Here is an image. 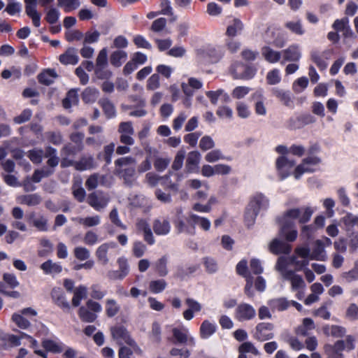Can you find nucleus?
Segmentation results:
<instances>
[{
	"instance_id": "obj_62",
	"label": "nucleus",
	"mask_w": 358,
	"mask_h": 358,
	"mask_svg": "<svg viewBox=\"0 0 358 358\" xmlns=\"http://www.w3.org/2000/svg\"><path fill=\"white\" fill-rule=\"evenodd\" d=\"M160 86L159 76L158 73L152 74L147 81L146 87L148 90H155Z\"/></svg>"
},
{
	"instance_id": "obj_3",
	"label": "nucleus",
	"mask_w": 358,
	"mask_h": 358,
	"mask_svg": "<svg viewBox=\"0 0 358 358\" xmlns=\"http://www.w3.org/2000/svg\"><path fill=\"white\" fill-rule=\"evenodd\" d=\"M321 163V159L315 155H308L298 165L294 171V178L298 180L304 173H312L315 171L314 166Z\"/></svg>"
},
{
	"instance_id": "obj_12",
	"label": "nucleus",
	"mask_w": 358,
	"mask_h": 358,
	"mask_svg": "<svg viewBox=\"0 0 358 358\" xmlns=\"http://www.w3.org/2000/svg\"><path fill=\"white\" fill-rule=\"evenodd\" d=\"M282 278L291 282L292 289L294 291L306 287V283L303 278L299 275L295 274L294 271L292 270L283 271Z\"/></svg>"
},
{
	"instance_id": "obj_50",
	"label": "nucleus",
	"mask_w": 358,
	"mask_h": 358,
	"mask_svg": "<svg viewBox=\"0 0 358 358\" xmlns=\"http://www.w3.org/2000/svg\"><path fill=\"white\" fill-rule=\"evenodd\" d=\"M171 162V158L169 157H157L154 162L155 169L159 171H164L169 165Z\"/></svg>"
},
{
	"instance_id": "obj_20",
	"label": "nucleus",
	"mask_w": 358,
	"mask_h": 358,
	"mask_svg": "<svg viewBox=\"0 0 358 358\" xmlns=\"http://www.w3.org/2000/svg\"><path fill=\"white\" fill-rule=\"evenodd\" d=\"M268 305L272 310L284 311L289 307L290 302L285 297H280L269 300Z\"/></svg>"
},
{
	"instance_id": "obj_26",
	"label": "nucleus",
	"mask_w": 358,
	"mask_h": 358,
	"mask_svg": "<svg viewBox=\"0 0 358 358\" xmlns=\"http://www.w3.org/2000/svg\"><path fill=\"white\" fill-rule=\"evenodd\" d=\"M99 105L101 106L106 116L108 118L115 117L116 110L113 103L107 98H102L99 101Z\"/></svg>"
},
{
	"instance_id": "obj_51",
	"label": "nucleus",
	"mask_w": 358,
	"mask_h": 358,
	"mask_svg": "<svg viewBox=\"0 0 358 358\" xmlns=\"http://www.w3.org/2000/svg\"><path fill=\"white\" fill-rule=\"evenodd\" d=\"M308 85V79L306 77L303 76L294 82L292 89L296 93H300L307 87Z\"/></svg>"
},
{
	"instance_id": "obj_13",
	"label": "nucleus",
	"mask_w": 358,
	"mask_h": 358,
	"mask_svg": "<svg viewBox=\"0 0 358 358\" xmlns=\"http://www.w3.org/2000/svg\"><path fill=\"white\" fill-rule=\"evenodd\" d=\"M283 62H298L301 57V48L299 45L293 44L282 51Z\"/></svg>"
},
{
	"instance_id": "obj_55",
	"label": "nucleus",
	"mask_w": 358,
	"mask_h": 358,
	"mask_svg": "<svg viewBox=\"0 0 358 358\" xmlns=\"http://www.w3.org/2000/svg\"><path fill=\"white\" fill-rule=\"evenodd\" d=\"M73 253L76 258L80 261L87 260L90 257V250L84 247L75 248Z\"/></svg>"
},
{
	"instance_id": "obj_43",
	"label": "nucleus",
	"mask_w": 358,
	"mask_h": 358,
	"mask_svg": "<svg viewBox=\"0 0 358 358\" xmlns=\"http://www.w3.org/2000/svg\"><path fill=\"white\" fill-rule=\"evenodd\" d=\"M44 152L41 148H34L27 152V157L34 163L39 164L42 162Z\"/></svg>"
},
{
	"instance_id": "obj_48",
	"label": "nucleus",
	"mask_w": 358,
	"mask_h": 358,
	"mask_svg": "<svg viewBox=\"0 0 358 358\" xmlns=\"http://www.w3.org/2000/svg\"><path fill=\"white\" fill-rule=\"evenodd\" d=\"M47 140L55 145H60L63 141V136L60 131H48L45 133Z\"/></svg>"
},
{
	"instance_id": "obj_34",
	"label": "nucleus",
	"mask_w": 358,
	"mask_h": 358,
	"mask_svg": "<svg viewBox=\"0 0 358 358\" xmlns=\"http://www.w3.org/2000/svg\"><path fill=\"white\" fill-rule=\"evenodd\" d=\"M345 349V341L343 340L337 341L334 345L327 344L324 345L325 353L343 355L341 352Z\"/></svg>"
},
{
	"instance_id": "obj_27",
	"label": "nucleus",
	"mask_w": 358,
	"mask_h": 358,
	"mask_svg": "<svg viewBox=\"0 0 358 358\" xmlns=\"http://www.w3.org/2000/svg\"><path fill=\"white\" fill-rule=\"evenodd\" d=\"M94 167V159L92 156H83L76 164V169L80 171L90 170Z\"/></svg>"
},
{
	"instance_id": "obj_39",
	"label": "nucleus",
	"mask_w": 358,
	"mask_h": 358,
	"mask_svg": "<svg viewBox=\"0 0 358 358\" xmlns=\"http://www.w3.org/2000/svg\"><path fill=\"white\" fill-rule=\"evenodd\" d=\"M20 201L22 204L31 206L39 204L41 201V198L37 194H27L22 196L20 198Z\"/></svg>"
},
{
	"instance_id": "obj_8",
	"label": "nucleus",
	"mask_w": 358,
	"mask_h": 358,
	"mask_svg": "<svg viewBox=\"0 0 358 358\" xmlns=\"http://www.w3.org/2000/svg\"><path fill=\"white\" fill-rule=\"evenodd\" d=\"M108 201V196L102 192H94L87 196V203L96 210H101L106 207Z\"/></svg>"
},
{
	"instance_id": "obj_11",
	"label": "nucleus",
	"mask_w": 358,
	"mask_h": 358,
	"mask_svg": "<svg viewBox=\"0 0 358 358\" xmlns=\"http://www.w3.org/2000/svg\"><path fill=\"white\" fill-rule=\"evenodd\" d=\"M51 297L55 303L64 311L69 312L70 310V304L66 300L64 293L61 288L54 287L51 291Z\"/></svg>"
},
{
	"instance_id": "obj_24",
	"label": "nucleus",
	"mask_w": 358,
	"mask_h": 358,
	"mask_svg": "<svg viewBox=\"0 0 358 358\" xmlns=\"http://www.w3.org/2000/svg\"><path fill=\"white\" fill-rule=\"evenodd\" d=\"M206 55L211 62H217L224 55V49L222 46H210L206 49Z\"/></svg>"
},
{
	"instance_id": "obj_25",
	"label": "nucleus",
	"mask_w": 358,
	"mask_h": 358,
	"mask_svg": "<svg viewBox=\"0 0 358 358\" xmlns=\"http://www.w3.org/2000/svg\"><path fill=\"white\" fill-rule=\"evenodd\" d=\"M117 172L123 178L124 182L127 185L131 186L135 183L136 180V176L134 166L126 168L122 170H117Z\"/></svg>"
},
{
	"instance_id": "obj_1",
	"label": "nucleus",
	"mask_w": 358,
	"mask_h": 358,
	"mask_svg": "<svg viewBox=\"0 0 358 358\" xmlns=\"http://www.w3.org/2000/svg\"><path fill=\"white\" fill-rule=\"evenodd\" d=\"M270 208L269 198L261 192H256L248 197L244 213V219L248 224H254L261 213Z\"/></svg>"
},
{
	"instance_id": "obj_23",
	"label": "nucleus",
	"mask_w": 358,
	"mask_h": 358,
	"mask_svg": "<svg viewBox=\"0 0 358 358\" xmlns=\"http://www.w3.org/2000/svg\"><path fill=\"white\" fill-rule=\"evenodd\" d=\"M115 244L114 243H106L101 245L96 251V256L99 262L103 265H106L108 262L107 253L110 248H114Z\"/></svg>"
},
{
	"instance_id": "obj_56",
	"label": "nucleus",
	"mask_w": 358,
	"mask_h": 358,
	"mask_svg": "<svg viewBox=\"0 0 358 358\" xmlns=\"http://www.w3.org/2000/svg\"><path fill=\"white\" fill-rule=\"evenodd\" d=\"M108 64V51L106 48L101 49L96 59V66L106 67Z\"/></svg>"
},
{
	"instance_id": "obj_60",
	"label": "nucleus",
	"mask_w": 358,
	"mask_h": 358,
	"mask_svg": "<svg viewBox=\"0 0 358 358\" xmlns=\"http://www.w3.org/2000/svg\"><path fill=\"white\" fill-rule=\"evenodd\" d=\"M59 16V11L55 8H51L46 13L45 20L49 24H53L58 21Z\"/></svg>"
},
{
	"instance_id": "obj_15",
	"label": "nucleus",
	"mask_w": 358,
	"mask_h": 358,
	"mask_svg": "<svg viewBox=\"0 0 358 358\" xmlns=\"http://www.w3.org/2000/svg\"><path fill=\"white\" fill-rule=\"evenodd\" d=\"M201 154L198 151H192L188 153L186 160V169L189 173H196L199 170V164L201 161Z\"/></svg>"
},
{
	"instance_id": "obj_53",
	"label": "nucleus",
	"mask_w": 358,
	"mask_h": 358,
	"mask_svg": "<svg viewBox=\"0 0 358 358\" xmlns=\"http://www.w3.org/2000/svg\"><path fill=\"white\" fill-rule=\"evenodd\" d=\"M350 26V20L347 17L337 19L332 24V28L337 32H343L347 27Z\"/></svg>"
},
{
	"instance_id": "obj_17",
	"label": "nucleus",
	"mask_w": 358,
	"mask_h": 358,
	"mask_svg": "<svg viewBox=\"0 0 358 358\" xmlns=\"http://www.w3.org/2000/svg\"><path fill=\"white\" fill-rule=\"evenodd\" d=\"M269 250L271 252L275 255H278L281 253L288 255L290 253L292 250V247L289 245L282 243L278 238H275L270 243Z\"/></svg>"
},
{
	"instance_id": "obj_41",
	"label": "nucleus",
	"mask_w": 358,
	"mask_h": 358,
	"mask_svg": "<svg viewBox=\"0 0 358 358\" xmlns=\"http://www.w3.org/2000/svg\"><path fill=\"white\" fill-rule=\"evenodd\" d=\"M120 307L114 299H107L106 301V313L108 317H113L120 311Z\"/></svg>"
},
{
	"instance_id": "obj_29",
	"label": "nucleus",
	"mask_w": 358,
	"mask_h": 358,
	"mask_svg": "<svg viewBox=\"0 0 358 358\" xmlns=\"http://www.w3.org/2000/svg\"><path fill=\"white\" fill-rule=\"evenodd\" d=\"M216 331V326L210 321L204 320L200 327V336L202 338H208L213 335Z\"/></svg>"
},
{
	"instance_id": "obj_44",
	"label": "nucleus",
	"mask_w": 358,
	"mask_h": 358,
	"mask_svg": "<svg viewBox=\"0 0 358 358\" xmlns=\"http://www.w3.org/2000/svg\"><path fill=\"white\" fill-rule=\"evenodd\" d=\"M42 346L47 351L53 353H60L62 351V348L58 343L50 339L43 340Z\"/></svg>"
},
{
	"instance_id": "obj_58",
	"label": "nucleus",
	"mask_w": 358,
	"mask_h": 358,
	"mask_svg": "<svg viewBox=\"0 0 358 358\" xmlns=\"http://www.w3.org/2000/svg\"><path fill=\"white\" fill-rule=\"evenodd\" d=\"M250 91V88L245 86H238L233 90L231 95L233 98L241 99L244 98Z\"/></svg>"
},
{
	"instance_id": "obj_33",
	"label": "nucleus",
	"mask_w": 358,
	"mask_h": 358,
	"mask_svg": "<svg viewBox=\"0 0 358 358\" xmlns=\"http://www.w3.org/2000/svg\"><path fill=\"white\" fill-rule=\"evenodd\" d=\"M78 95L76 90H71L67 93L66 98L63 100L62 104L64 108L69 109L72 106L77 105L78 103Z\"/></svg>"
},
{
	"instance_id": "obj_19",
	"label": "nucleus",
	"mask_w": 358,
	"mask_h": 358,
	"mask_svg": "<svg viewBox=\"0 0 358 358\" xmlns=\"http://www.w3.org/2000/svg\"><path fill=\"white\" fill-rule=\"evenodd\" d=\"M57 73L55 69H48L44 70L38 76V82L45 85H50L53 83Z\"/></svg>"
},
{
	"instance_id": "obj_16",
	"label": "nucleus",
	"mask_w": 358,
	"mask_h": 358,
	"mask_svg": "<svg viewBox=\"0 0 358 358\" xmlns=\"http://www.w3.org/2000/svg\"><path fill=\"white\" fill-rule=\"evenodd\" d=\"M329 52L328 50L322 52L313 50L311 52V59L320 70L327 69L328 64L326 60L329 59Z\"/></svg>"
},
{
	"instance_id": "obj_54",
	"label": "nucleus",
	"mask_w": 358,
	"mask_h": 358,
	"mask_svg": "<svg viewBox=\"0 0 358 358\" xmlns=\"http://www.w3.org/2000/svg\"><path fill=\"white\" fill-rule=\"evenodd\" d=\"M166 287V282L164 280H152L150 282V289L153 293L162 292Z\"/></svg>"
},
{
	"instance_id": "obj_40",
	"label": "nucleus",
	"mask_w": 358,
	"mask_h": 358,
	"mask_svg": "<svg viewBox=\"0 0 358 358\" xmlns=\"http://www.w3.org/2000/svg\"><path fill=\"white\" fill-rule=\"evenodd\" d=\"M78 315L80 320L85 322H93L96 320L97 315L90 311L84 306H81L78 310Z\"/></svg>"
},
{
	"instance_id": "obj_10",
	"label": "nucleus",
	"mask_w": 358,
	"mask_h": 358,
	"mask_svg": "<svg viewBox=\"0 0 358 358\" xmlns=\"http://www.w3.org/2000/svg\"><path fill=\"white\" fill-rule=\"evenodd\" d=\"M272 95L277 98L283 105L289 108H294V101L289 91L284 90L278 87L271 90Z\"/></svg>"
},
{
	"instance_id": "obj_7",
	"label": "nucleus",
	"mask_w": 358,
	"mask_h": 358,
	"mask_svg": "<svg viewBox=\"0 0 358 358\" xmlns=\"http://www.w3.org/2000/svg\"><path fill=\"white\" fill-rule=\"evenodd\" d=\"M234 316L239 322L249 321L255 317L256 310L251 305L241 303L237 306Z\"/></svg>"
},
{
	"instance_id": "obj_47",
	"label": "nucleus",
	"mask_w": 358,
	"mask_h": 358,
	"mask_svg": "<svg viewBox=\"0 0 358 358\" xmlns=\"http://www.w3.org/2000/svg\"><path fill=\"white\" fill-rule=\"evenodd\" d=\"M215 146V143L212 137L206 135L203 136L200 141L199 147L202 151H206L213 149Z\"/></svg>"
},
{
	"instance_id": "obj_46",
	"label": "nucleus",
	"mask_w": 358,
	"mask_h": 358,
	"mask_svg": "<svg viewBox=\"0 0 358 358\" xmlns=\"http://www.w3.org/2000/svg\"><path fill=\"white\" fill-rule=\"evenodd\" d=\"M173 338H175L176 341H173L174 343H181L185 344L187 343L188 341V336H187V330L185 329L184 331H182L180 329H178L177 328H173L172 330Z\"/></svg>"
},
{
	"instance_id": "obj_59",
	"label": "nucleus",
	"mask_w": 358,
	"mask_h": 358,
	"mask_svg": "<svg viewBox=\"0 0 358 358\" xmlns=\"http://www.w3.org/2000/svg\"><path fill=\"white\" fill-rule=\"evenodd\" d=\"M73 194L79 202H83L86 196L85 190L81 187V183L73 186Z\"/></svg>"
},
{
	"instance_id": "obj_28",
	"label": "nucleus",
	"mask_w": 358,
	"mask_h": 358,
	"mask_svg": "<svg viewBox=\"0 0 358 358\" xmlns=\"http://www.w3.org/2000/svg\"><path fill=\"white\" fill-rule=\"evenodd\" d=\"M167 263L168 257L166 255L162 256L160 259H157L155 263H153V266L155 269V271L159 276L164 277L168 274L169 270L167 268Z\"/></svg>"
},
{
	"instance_id": "obj_5",
	"label": "nucleus",
	"mask_w": 358,
	"mask_h": 358,
	"mask_svg": "<svg viewBox=\"0 0 358 358\" xmlns=\"http://www.w3.org/2000/svg\"><path fill=\"white\" fill-rule=\"evenodd\" d=\"M295 161L289 159L286 156H280L275 162V167L281 180L287 178L293 171Z\"/></svg>"
},
{
	"instance_id": "obj_64",
	"label": "nucleus",
	"mask_w": 358,
	"mask_h": 358,
	"mask_svg": "<svg viewBox=\"0 0 358 358\" xmlns=\"http://www.w3.org/2000/svg\"><path fill=\"white\" fill-rule=\"evenodd\" d=\"M100 33L94 30L93 31H87L84 36L83 44L94 43L99 41Z\"/></svg>"
},
{
	"instance_id": "obj_61",
	"label": "nucleus",
	"mask_w": 358,
	"mask_h": 358,
	"mask_svg": "<svg viewBox=\"0 0 358 358\" xmlns=\"http://www.w3.org/2000/svg\"><path fill=\"white\" fill-rule=\"evenodd\" d=\"M13 322L21 329H27L30 326V322L20 314H13L12 316Z\"/></svg>"
},
{
	"instance_id": "obj_37",
	"label": "nucleus",
	"mask_w": 358,
	"mask_h": 358,
	"mask_svg": "<svg viewBox=\"0 0 358 358\" xmlns=\"http://www.w3.org/2000/svg\"><path fill=\"white\" fill-rule=\"evenodd\" d=\"M324 249L322 242L317 240L315 242V245L310 254V259L315 260H324Z\"/></svg>"
},
{
	"instance_id": "obj_52",
	"label": "nucleus",
	"mask_w": 358,
	"mask_h": 358,
	"mask_svg": "<svg viewBox=\"0 0 358 358\" xmlns=\"http://www.w3.org/2000/svg\"><path fill=\"white\" fill-rule=\"evenodd\" d=\"M335 201L331 198H327L322 200V206L325 208L326 215L327 217H333L335 212L334 208L335 207Z\"/></svg>"
},
{
	"instance_id": "obj_21",
	"label": "nucleus",
	"mask_w": 358,
	"mask_h": 358,
	"mask_svg": "<svg viewBox=\"0 0 358 358\" xmlns=\"http://www.w3.org/2000/svg\"><path fill=\"white\" fill-rule=\"evenodd\" d=\"M128 55L124 50H115L110 56V62L115 67H120L127 59Z\"/></svg>"
},
{
	"instance_id": "obj_9",
	"label": "nucleus",
	"mask_w": 358,
	"mask_h": 358,
	"mask_svg": "<svg viewBox=\"0 0 358 358\" xmlns=\"http://www.w3.org/2000/svg\"><path fill=\"white\" fill-rule=\"evenodd\" d=\"M251 99L255 101V110L257 115L265 116L266 115V108L265 106V97L262 89L257 90L251 95Z\"/></svg>"
},
{
	"instance_id": "obj_45",
	"label": "nucleus",
	"mask_w": 358,
	"mask_h": 358,
	"mask_svg": "<svg viewBox=\"0 0 358 358\" xmlns=\"http://www.w3.org/2000/svg\"><path fill=\"white\" fill-rule=\"evenodd\" d=\"M285 27L292 33L297 35H303L305 32L300 20L287 22Z\"/></svg>"
},
{
	"instance_id": "obj_4",
	"label": "nucleus",
	"mask_w": 358,
	"mask_h": 358,
	"mask_svg": "<svg viewBox=\"0 0 358 358\" xmlns=\"http://www.w3.org/2000/svg\"><path fill=\"white\" fill-rule=\"evenodd\" d=\"M274 325L270 322H260L257 324L252 331L253 338L260 342L266 341L273 338L274 334L272 331Z\"/></svg>"
},
{
	"instance_id": "obj_14",
	"label": "nucleus",
	"mask_w": 358,
	"mask_h": 358,
	"mask_svg": "<svg viewBox=\"0 0 358 358\" xmlns=\"http://www.w3.org/2000/svg\"><path fill=\"white\" fill-rule=\"evenodd\" d=\"M59 60L64 65H76L79 61L77 50L74 48H69L66 52L59 57Z\"/></svg>"
},
{
	"instance_id": "obj_42",
	"label": "nucleus",
	"mask_w": 358,
	"mask_h": 358,
	"mask_svg": "<svg viewBox=\"0 0 358 358\" xmlns=\"http://www.w3.org/2000/svg\"><path fill=\"white\" fill-rule=\"evenodd\" d=\"M83 148V145H73L71 143H67L63 146L61 150V156H74L78 152L81 151Z\"/></svg>"
},
{
	"instance_id": "obj_2",
	"label": "nucleus",
	"mask_w": 358,
	"mask_h": 358,
	"mask_svg": "<svg viewBox=\"0 0 358 358\" xmlns=\"http://www.w3.org/2000/svg\"><path fill=\"white\" fill-rule=\"evenodd\" d=\"M315 210L316 207L311 206L289 208L278 215L276 217V222L278 224H292L294 222L306 224L310 220Z\"/></svg>"
},
{
	"instance_id": "obj_32",
	"label": "nucleus",
	"mask_w": 358,
	"mask_h": 358,
	"mask_svg": "<svg viewBox=\"0 0 358 358\" xmlns=\"http://www.w3.org/2000/svg\"><path fill=\"white\" fill-rule=\"evenodd\" d=\"M231 158L223 155L220 149H214L208 152L205 156V160L209 163H214L219 160H230Z\"/></svg>"
},
{
	"instance_id": "obj_57",
	"label": "nucleus",
	"mask_w": 358,
	"mask_h": 358,
	"mask_svg": "<svg viewBox=\"0 0 358 358\" xmlns=\"http://www.w3.org/2000/svg\"><path fill=\"white\" fill-rule=\"evenodd\" d=\"M185 157V151L184 150L178 151L172 164V169L173 170L178 171L182 168Z\"/></svg>"
},
{
	"instance_id": "obj_36",
	"label": "nucleus",
	"mask_w": 358,
	"mask_h": 358,
	"mask_svg": "<svg viewBox=\"0 0 358 358\" xmlns=\"http://www.w3.org/2000/svg\"><path fill=\"white\" fill-rule=\"evenodd\" d=\"M87 296V288L83 285H80L74 291V295L72 299V305L77 307L80 305V301Z\"/></svg>"
},
{
	"instance_id": "obj_35",
	"label": "nucleus",
	"mask_w": 358,
	"mask_h": 358,
	"mask_svg": "<svg viewBox=\"0 0 358 358\" xmlns=\"http://www.w3.org/2000/svg\"><path fill=\"white\" fill-rule=\"evenodd\" d=\"M243 29V24L241 20L236 18L233 23L228 26L227 29V35L229 36H235L240 33Z\"/></svg>"
},
{
	"instance_id": "obj_38",
	"label": "nucleus",
	"mask_w": 358,
	"mask_h": 358,
	"mask_svg": "<svg viewBox=\"0 0 358 358\" xmlns=\"http://www.w3.org/2000/svg\"><path fill=\"white\" fill-rule=\"evenodd\" d=\"M57 4L59 6L63 7L65 13H70L77 9L80 3L78 0H57Z\"/></svg>"
},
{
	"instance_id": "obj_31",
	"label": "nucleus",
	"mask_w": 358,
	"mask_h": 358,
	"mask_svg": "<svg viewBox=\"0 0 358 358\" xmlns=\"http://www.w3.org/2000/svg\"><path fill=\"white\" fill-rule=\"evenodd\" d=\"M99 95V92L94 87H87L82 93V99L86 103H92L96 101Z\"/></svg>"
},
{
	"instance_id": "obj_22",
	"label": "nucleus",
	"mask_w": 358,
	"mask_h": 358,
	"mask_svg": "<svg viewBox=\"0 0 358 358\" xmlns=\"http://www.w3.org/2000/svg\"><path fill=\"white\" fill-rule=\"evenodd\" d=\"M294 227V225H282L279 231L280 237L287 241H294L298 234L297 230Z\"/></svg>"
},
{
	"instance_id": "obj_30",
	"label": "nucleus",
	"mask_w": 358,
	"mask_h": 358,
	"mask_svg": "<svg viewBox=\"0 0 358 358\" xmlns=\"http://www.w3.org/2000/svg\"><path fill=\"white\" fill-rule=\"evenodd\" d=\"M40 268L45 274L59 273L62 271V267L60 264L54 263L50 259L43 262Z\"/></svg>"
},
{
	"instance_id": "obj_63",
	"label": "nucleus",
	"mask_w": 358,
	"mask_h": 358,
	"mask_svg": "<svg viewBox=\"0 0 358 358\" xmlns=\"http://www.w3.org/2000/svg\"><path fill=\"white\" fill-rule=\"evenodd\" d=\"M236 110L238 115L241 118H247L250 115L249 107L243 102L240 101L236 103Z\"/></svg>"
},
{
	"instance_id": "obj_49",
	"label": "nucleus",
	"mask_w": 358,
	"mask_h": 358,
	"mask_svg": "<svg viewBox=\"0 0 358 358\" xmlns=\"http://www.w3.org/2000/svg\"><path fill=\"white\" fill-rule=\"evenodd\" d=\"M281 80L280 70L274 69L270 71L266 76V81L268 84L273 85L278 84Z\"/></svg>"
},
{
	"instance_id": "obj_18",
	"label": "nucleus",
	"mask_w": 358,
	"mask_h": 358,
	"mask_svg": "<svg viewBox=\"0 0 358 358\" xmlns=\"http://www.w3.org/2000/svg\"><path fill=\"white\" fill-rule=\"evenodd\" d=\"M261 52L265 60L271 64L279 62L282 56V52L274 50L269 46H264Z\"/></svg>"
},
{
	"instance_id": "obj_6",
	"label": "nucleus",
	"mask_w": 358,
	"mask_h": 358,
	"mask_svg": "<svg viewBox=\"0 0 358 358\" xmlns=\"http://www.w3.org/2000/svg\"><path fill=\"white\" fill-rule=\"evenodd\" d=\"M110 332L112 337L117 343L122 345L123 343H126L130 346H134L136 343L131 338L129 331L122 325H117L110 328Z\"/></svg>"
}]
</instances>
